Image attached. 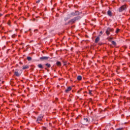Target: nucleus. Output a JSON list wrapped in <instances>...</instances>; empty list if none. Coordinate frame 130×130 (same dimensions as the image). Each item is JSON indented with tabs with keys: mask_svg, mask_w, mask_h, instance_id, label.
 <instances>
[{
	"mask_svg": "<svg viewBox=\"0 0 130 130\" xmlns=\"http://www.w3.org/2000/svg\"><path fill=\"white\" fill-rule=\"evenodd\" d=\"M89 122H90V120L87 118H83L81 121V123L83 125H87Z\"/></svg>",
	"mask_w": 130,
	"mask_h": 130,
	"instance_id": "1",
	"label": "nucleus"
},
{
	"mask_svg": "<svg viewBox=\"0 0 130 130\" xmlns=\"http://www.w3.org/2000/svg\"><path fill=\"white\" fill-rule=\"evenodd\" d=\"M113 31V29L108 27L106 31V33L107 35H110V32H112Z\"/></svg>",
	"mask_w": 130,
	"mask_h": 130,
	"instance_id": "2",
	"label": "nucleus"
},
{
	"mask_svg": "<svg viewBox=\"0 0 130 130\" xmlns=\"http://www.w3.org/2000/svg\"><path fill=\"white\" fill-rule=\"evenodd\" d=\"M126 6H125V5H124L119 8V12H122L123 11H124V10H126Z\"/></svg>",
	"mask_w": 130,
	"mask_h": 130,
	"instance_id": "3",
	"label": "nucleus"
},
{
	"mask_svg": "<svg viewBox=\"0 0 130 130\" xmlns=\"http://www.w3.org/2000/svg\"><path fill=\"white\" fill-rule=\"evenodd\" d=\"M78 15H80V13L79 12V11H75V12L71 13V16H78Z\"/></svg>",
	"mask_w": 130,
	"mask_h": 130,
	"instance_id": "4",
	"label": "nucleus"
},
{
	"mask_svg": "<svg viewBox=\"0 0 130 130\" xmlns=\"http://www.w3.org/2000/svg\"><path fill=\"white\" fill-rule=\"evenodd\" d=\"M40 60H47L49 59V57L48 56H42L40 57Z\"/></svg>",
	"mask_w": 130,
	"mask_h": 130,
	"instance_id": "5",
	"label": "nucleus"
},
{
	"mask_svg": "<svg viewBox=\"0 0 130 130\" xmlns=\"http://www.w3.org/2000/svg\"><path fill=\"white\" fill-rule=\"evenodd\" d=\"M78 17H75L73 19H71L70 21H69V23H74L76 22V21H77V20H78Z\"/></svg>",
	"mask_w": 130,
	"mask_h": 130,
	"instance_id": "6",
	"label": "nucleus"
},
{
	"mask_svg": "<svg viewBox=\"0 0 130 130\" xmlns=\"http://www.w3.org/2000/svg\"><path fill=\"white\" fill-rule=\"evenodd\" d=\"M71 90L72 87L71 86H69L66 90H65V92L66 93H69V92H70V91H71Z\"/></svg>",
	"mask_w": 130,
	"mask_h": 130,
	"instance_id": "7",
	"label": "nucleus"
},
{
	"mask_svg": "<svg viewBox=\"0 0 130 130\" xmlns=\"http://www.w3.org/2000/svg\"><path fill=\"white\" fill-rule=\"evenodd\" d=\"M42 118H43V117L41 116V117H38V118L37 119V121L39 123V121H41L42 120Z\"/></svg>",
	"mask_w": 130,
	"mask_h": 130,
	"instance_id": "8",
	"label": "nucleus"
},
{
	"mask_svg": "<svg viewBox=\"0 0 130 130\" xmlns=\"http://www.w3.org/2000/svg\"><path fill=\"white\" fill-rule=\"evenodd\" d=\"M99 41H100V37H98L95 39V43H98V42H99Z\"/></svg>",
	"mask_w": 130,
	"mask_h": 130,
	"instance_id": "9",
	"label": "nucleus"
},
{
	"mask_svg": "<svg viewBox=\"0 0 130 130\" xmlns=\"http://www.w3.org/2000/svg\"><path fill=\"white\" fill-rule=\"evenodd\" d=\"M14 75H15V76H16V77H20V76H21V74H20L18 72H15L14 73Z\"/></svg>",
	"mask_w": 130,
	"mask_h": 130,
	"instance_id": "10",
	"label": "nucleus"
},
{
	"mask_svg": "<svg viewBox=\"0 0 130 130\" xmlns=\"http://www.w3.org/2000/svg\"><path fill=\"white\" fill-rule=\"evenodd\" d=\"M29 68V66L26 65L22 67V70H27Z\"/></svg>",
	"mask_w": 130,
	"mask_h": 130,
	"instance_id": "11",
	"label": "nucleus"
},
{
	"mask_svg": "<svg viewBox=\"0 0 130 130\" xmlns=\"http://www.w3.org/2000/svg\"><path fill=\"white\" fill-rule=\"evenodd\" d=\"M108 16H109L110 17H111V16H112V13L111 12V11H110V10H109L108 11Z\"/></svg>",
	"mask_w": 130,
	"mask_h": 130,
	"instance_id": "12",
	"label": "nucleus"
},
{
	"mask_svg": "<svg viewBox=\"0 0 130 130\" xmlns=\"http://www.w3.org/2000/svg\"><path fill=\"white\" fill-rule=\"evenodd\" d=\"M56 65L58 67H61V63L60 62V61H57L56 62Z\"/></svg>",
	"mask_w": 130,
	"mask_h": 130,
	"instance_id": "13",
	"label": "nucleus"
},
{
	"mask_svg": "<svg viewBox=\"0 0 130 130\" xmlns=\"http://www.w3.org/2000/svg\"><path fill=\"white\" fill-rule=\"evenodd\" d=\"M78 81H81L82 80V77L81 76H78L77 78Z\"/></svg>",
	"mask_w": 130,
	"mask_h": 130,
	"instance_id": "14",
	"label": "nucleus"
},
{
	"mask_svg": "<svg viewBox=\"0 0 130 130\" xmlns=\"http://www.w3.org/2000/svg\"><path fill=\"white\" fill-rule=\"evenodd\" d=\"M45 66H47V68H50L51 67V65L49 63H46L45 64Z\"/></svg>",
	"mask_w": 130,
	"mask_h": 130,
	"instance_id": "15",
	"label": "nucleus"
},
{
	"mask_svg": "<svg viewBox=\"0 0 130 130\" xmlns=\"http://www.w3.org/2000/svg\"><path fill=\"white\" fill-rule=\"evenodd\" d=\"M38 68H39V69H43V66H42V64H40L38 65Z\"/></svg>",
	"mask_w": 130,
	"mask_h": 130,
	"instance_id": "16",
	"label": "nucleus"
},
{
	"mask_svg": "<svg viewBox=\"0 0 130 130\" xmlns=\"http://www.w3.org/2000/svg\"><path fill=\"white\" fill-rule=\"evenodd\" d=\"M27 60L30 61V60H32V58L31 57H27Z\"/></svg>",
	"mask_w": 130,
	"mask_h": 130,
	"instance_id": "17",
	"label": "nucleus"
},
{
	"mask_svg": "<svg viewBox=\"0 0 130 130\" xmlns=\"http://www.w3.org/2000/svg\"><path fill=\"white\" fill-rule=\"evenodd\" d=\"M112 44H113V45H116V43L114 41H112Z\"/></svg>",
	"mask_w": 130,
	"mask_h": 130,
	"instance_id": "18",
	"label": "nucleus"
},
{
	"mask_svg": "<svg viewBox=\"0 0 130 130\" xmlns=\"http://www.w3.org/2000/svg\"><path fill=\"white\" fill-rule=\"evenodd\" d=\"M119 31H120V29L117 28L116 30V33H118V32H119Z\"/></svg>",
	"mask_w": 130,
	"mask_h": 130,
	"instance_id": "19",
	"label": "nucleus"
},
{
	"mask_svg": "<svg viewBox=\"0 0 130 130\" xmlns=\"http://www.w3.org/2000/svg\"><path fill=\"white\" fill-rule=\"evenodd\" d=\"M17 36V35H16V34H14L12 36V38H15V37H16Z\"/></svg>",
	"mask_w": 130,
	"mask_h": 130,
	"instance_id": "20",
	"label": "nucleus"
},
{
	"mask_svg": "<svg viewBox=\"0 0 130 130\" xmlns=\"http://www.w3.org/2000/svg\"><path fill=\"white\" fill-rule=\"evenodd\" d=\"M89 95H92V90H89Z\"/></svg>",
	"mask_w": 130,
	"mask_h": 130,
	"instance_id": "21",
	"label": "nucleus"
},
{
	"mask_svg": "<svg viewBox=\"0 0 130 130\" xmlns=\"http://www.w3.org/2000/svg\"><path fill=\"white\" fill-rule=\"evenodd\" d=\"M123 128H118L117 129H116V130H123Z\"/></svg>",
	"mask_w": 130,
	"mask_h": 130,
	"instance_id": "22",
	"label": "nucleus"
},
{
	"mask_svg": "<svg viewBox=\"0 0 130 130\" xmlns=\"http://www.w3.org/2000/svg\"><path fill=\"white\" fill-rule=\"evenodd\" d=\"M112 40V38H109V41H111Z\"/></svg>",
	"mask_w": 130,
	"mask_h": 130,
	"instance_id": "23",
	"label": "nucleus"
},
{
	"mask_svg": "<svg viewBox=\"0 0 130 130\" xmlns=\"http://www.w3.org/2000/svg\"><path fill=\"white\" fill-rule=\"evenodd\" d=\"M100 34H102V35L103 34V32L102 31H100Z\"/></svg>",
	"mask_w": 130,
	"mask_h": 130,
	"instance_id": "24",
	"label": "nucleus"
},
{
	"mask_svg": "<svg viewBox=\"0 0 130 130\" xmlns=\"http://www.w3.org/2000/svg\"><path fill=\"white\" fill-rule=\"evenodd\" d=\"M2 83H4V81H2Z\"/></svg>",
	"mask_w": 130,
	"mask_h": 130,
	"instance_id": "25",
	"label": "nucleus"
},
{
	"mask_svg": "<svg viewBox=\"0 0 130 130\" xmlns=\"http://www.w3.org/2000/svg\"><path fill=\"white\" fill-rule=\"evenodd\" d=\"M80 91H78V93H79Z\"/></svg>",
	"mask_w": 130,
	"mask_h": 130,
	"instance_id": "26",
	"label": "nucleus"
}]
</instances>
